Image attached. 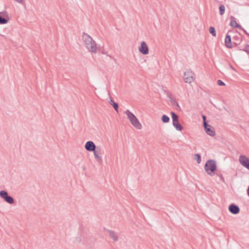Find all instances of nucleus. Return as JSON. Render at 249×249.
Masks as SVG:
<instances>
[{
  "label": "nucleus",
  "instance_id": "obj_23",
  "mask_svg": "<svg viewBox=\"0 0 249 249\" xmlns=\"http://www.w3.org/2000/svg\"><path fill=\"white\" fill-rule=\"evenodd\" d=\"M233 38H234V39H235L236 40V42H234V44L236 46H237L239 44H240L241 41V39L240 37L237 36H235Z\"/></svg>",
  "mask_w": 249,
  "mask_h": 249
},
{
  "label": "nucleus",
  "instance_id": "obj_9",
  "mask_svg": "<svg viewBox=\"0 0 249 249\" xmlns=\"http://www.w3.org/2000/svg\"><path fill=\"white\" fill-rule=\"evenodd\" d=\"M203 127L206 133L208 135L211 136H214L215 135L214 129L212 125L208 124L203 125Z\"/></svg>",
  "mask_w": 249,
  "mask_h": 249
},
{
  "label": "nucleus",
  "instance_id": "obj_20",
  "mask_svg": "<svg viewBox=\"0 0 249 249\" xmlns=\"http://www.w3.org/2000/svg\"><path fill=\"white\" fill-rule=\"evenodd\" d=\"M219 14L221 16H222L224 14L225 11V6L223 4H221L219 6Z\"/></svg>",
  "mask_w": 249,
  "mask_h": 249
},
{
  "label": "nucleus",
  "instance_id": "obj_30",
  "mask_svg": "<svg viewBox=\"0 0 249 249\" xmlns=\"http://www.w3.org/2000/svg\"><path fill=\"white\" fill-rule=\"evenodd\" d=\"M241 30H243L248 36H249V34L244 29Z\"/></svg>",
  "mask_w": 249,
  "mask_h": 249
},
{
  "label": "nucleus",
  "instance_id": "obj_16",
  "mask_svg": "<svg viewBox=\"0 0 249 249\" xmlns=\"http://www.w3.org/2000/svg\"><path fill=\"white\" fill-rule=\"evenodd\" d=\"M107 231L108 233L109 237L112 239L114 241L116 242L118 240V236L114 231L109 230H107Z\"/></svg>",
  "mask_w": 249,
  "mask_h": 249
},
{
  "label": "nucleus",
  "instance_id": "obj_12",
  "mask_svg": "<svg viewBox=\"0 0 249 249\" xmlns=\"http://www.w3.org/2000/svg\"><path fill=\"white\" fill-rule=\"evenodd\" d=\"M230 19L231 21L230 23V25L231 27H232V28H238L239 29H243L242 26L237 23L236 19L234 17L231 16L230 18Z\"/></svg>",
  "mask_w": 249,
  "mask_h": 249
},
{
  "label": "nucleus",
  "instance_id": "obj_15",
  "mask_svg": "<svg viewBox=\"0 0 249 249\" xmlns=\"http://www.w3.org/2000/svg\"><path fill=\"white\" fill-rule=\"evenodd\" d=\"M173 125L178 131H181L183 129L182 125L179 123V121L172 122Z\"/></svg>",
  "mask_w": 249,
  "mask_h": 249
},
{
  "label": "nucleus",
  "instance_id": "obj_26",
  "mask_svg": "<svg viewBox=\"0 0 249 249\" xmlns=\"http://www.w3.org/2000/svg\"><path fill=\"white\" fill-rule=\"evenodd\" d=\"M202 117L203 119V125H205L206 124H208V123L206 121V117L205 115H203Z\"/></svg>",
  "mask_w": 249,
  "mask_h": 249
},
{
  "label": "nucleus",
  "instance_id": "obj_14",
  "mask_svg": "<svg viewBox=\"0 0 249 249\" xmlns=\"http://www.w3.org/2000/svg\"><path fill=\"white\" fill-rule=\"evenodd\" d=\"M230 31H229L228 33H229ZM225 46L228 48H232V43L231 40V36L229 34L226 35V36L225 38Z\"/></svg>",
  "mask_w": 249,
  "mask_h": 249
},
{
  "label": "nucleus",
  "instance_id": "obj_10",
  "mask_svg": "<svg viewBox=\"0 0 249 249\" xmlns=\"http://www.w3.org/2000/svg\"><path fill=\"white\" fill-rule=\"evenodd\" d=\"M96 147L97 146L92 141H88L85 145L86 150L89 152L94 151Z\"/></svg>",
  "mask_w": 249,
  "mask_h": 249
},
{
  "label": "nucleus",
  "instance_id": "obj_21",
  "mask_svg": "<svg viewBox=\"0 0 249 249\" xmlns=\"http://www.w3.org/2000/svg\"><path fill=\"white\" fill-rule=\"evenodd\" d=\"M209 32L213 36H216V34L214 27H213V26H211L209 28Z\"/></svg>",
  "mask_w": 249,
  "mask_h": 249
},
{
  "label": "nucleus",
  "instance_id": "obj_7",
  "mask_svg": "<svg viewBox=\"0 0 249 249\" xmlns=\"http://www.w3.org/2000/svg\"><path fill=\"white\" fill-rule=\"evenodd\" d=\"M239 160L244 167L249 170V159L246 156L241 155L239 156Z\"/></svg>",
  "mask_w": 249,
  "mask_h": 249
},
{
  "label": "nucleus",
  "instance_id": "obj_24",
  "mask_svg": "<svg viewBox=\"0 0 249 249\" xmlns=\"http://www.w3.org/2000/svg\"><path fill=\"white\" fill-rule=\"evenodd\" d=\"M195 156L197 163H200L201 162V156L199 154H195Z\"/></svg>",
  "mask_w": 249,
  "mask_h": 249
},
{
  "label": "nucleus",
  "instance_id": "obj_5",
  "mask_svg": "<svg viewBox=\"0 0 249 249\" xmlns=\"http://www.w3.org/2000/svg\"><path fill=\"white\" fill-rule=\"evenodd\" d=\"M0 196L9 204H13L14 203V198L11 196H9L7 192L6 191H0Z\"/></svg>",
  "mask_w": 249,
  "mask_h": 249
},
{
  "label": "nucleus",
  "instance_id": "obj_25",
  "mask_svg": "<svg viewBox=\"0 0 249 249\" xmlns=\"http://www.w3.org/2000/svg\"><path fill=\"white\" fill-rule=\"evenodd\" d=\"M242 51L246 52L248 54H249V45H246L244 49L242 50Z\"/></svg>",
  "mask_w": 249,
  "mask_h": 249
},
{
  "label": "nucleus",
  "instance_id": "obj_4",
  "mask_svg": "<svg viewBox=\"0 0 249 249\" xmlns=\"http://www.w3.org/2000/svg\"><path fill=\"white\" fill-rule=\"evenodd\" d=\"M183 79L185 83L190 84L195 80V73L191 70H187L184 73Z\"/></svg>",
  "mask_w": 249,
  "mask_h": 249
},
{
  "label": "nucleus",
  "instance_id": "obj_29",
  "mask_svg": "<svg viewBox=\"0 0 249 249\" xmlns=\"http://www.w3.org/2000/svg\"><path fill=\"white\" fill-rule=\"evenodd\" d=\"M219 177L221 179V180L222 181H224V178L223 177V176L221 174L220 175H219Z\"/></svg>",
  "mask_w": 249,
  "mask_h": 249
},
{
  "label": "nucleus",
  "instance_id": "obj_18",
  "mask_svg": "<svg viewBox=\"0 0 249 249\" xmlns=\"http://www.w3.org/2000/svg\"><path fill=\"white\" fill-rule=\"evenodd\" d=\"M171 115L172 119V122L178 120V116L174 112H171Z\"/></svg>",
  "mask_w": 249,
  "mask_h": 249
},
{
  "label": "nucleus",
  "instance_id": "obj_19",
  "mask_svg": "<svg viewBox=\"0 0 249 249\" xmlns=\"http://www.w3.org/2000/svg\"><path fill=\"white\" fill-rule=\"evenodd\" d=\"M170 119L169 117L166 115H163L161 117V121L164 123H167L169 122Z\"/></svg>",
  "mask_w": 249,
  "mask_h": 249
},
{
  "label": "nucleus",
  "instance_id": "obj_2",
  "mask_svg": "<svg viewBox=\"0 0 249 249\" xmlns=\"http://www.w3.org/2000/svg\"><path fill=\"white\" fill-rule=\"evenodd\" d=\"M124 113L127 116L131 124L138 129H141L142 125L135 115L129 110H126Z\"/></svg>",
  "mask_w": 249,
  "mask_h": 249
},
{
  "label": "nucleus",
  "instance_id": "obj_31",
  "mask_svg": "<svg viewBox=\"0 0 249 249\" xmlns=\"http://www.w3.org/2000/svg\"><path fill=\"white\" fill-rule=\"evenodd\" d=\"M247 193L248 196H249V186H248V188L247 190Z\"/></svg>",
  "mask_w": 249,
  "mask_h": 249
},
{
  "label": "nucleus",
  "instance_id": "obj_11",
  "mask_svg": "<svg viewBox=\"0 0 249 249\" xmlns=\"http://www.w3.org/2000/svg\"><path fill=\"white\" fill-rule=\"evenodd\" d=\"M229 211L231 213L236 214L239 213L240 208L237 205L234 204H231L229 206Z\"/></svg>",
  "mask_w": 249,
  "mask_h": 249
},
{
  "label": "nucleus",
  "instance_id": "obj_17",
  "mask_svg": "<svg viewBox=\"0 0 249 249\" xmlns=\"http://www.w3.org/2000/svg\"><path fill=\"white\" fill-rule=\"evenodd\" d=\"M109 104L111 106H112V107H113V108L115 110V111H116L117 112H118V107H119L118 104V103L115 102L113 101L112 97L110 98Z\"/></svg>",
  "mask_w": 249,
  "mask_h": 249
},
{
  "label": "nucleus",
  "instance_id": "obj_6",
  "mask_svg": "<svg viewBox=\"0 0 249 249\" xmlns=\"http://www.w3.org/2000/svg\"><path fill=\"white\" fill-rule=\"evenodd\" d=\"M93 152L94 156L96 160L99 163L101 164L103 162V160L102 157L99 155L101 154V148L100 147L97 146L94 151H92Z\"/></svg>",
  "mask_w": 249,
  "mask_h": 249
},
{
  "label": "nucleus",
  "instance_id": "obj_8",
  "mask_svg": "<svg viewBox=\"0 0 249 249\" xmlns=\"http://www.w3.org/2000/svg\"><path fill=\"white\" fill-rule=\"evenodd\" d=\"M139 52L144 54H147L149 53V49L146 44V43L144 41H142L141 44V46L139 48Z\"/></svg>",
  "mask_w": 249,
  "mask_h": 249
},
{
  "label": "nucleus",
  "instance_id": "obj_1",
  "mask_svg": "<svg viewBox=\"0 0 249 249\" xmlns=\"http://www.w3.org/2000/svg\"><path fill=\"white\" fill-rule=\"evenodd\" d=\"M82 40H83L86 48L89 52L93 53L97 52V47L96 43L89 35L83 32Z\"/></svg>",
  "mask_w": 249,
  "mask_h": 249
},
{
  "label": "nucleus",
  "instance_id": "obj_28",
  "mask_svg": "<svg viewBox=\"0 0 249 249\" xmlns=\"http://www.w3.org/2000/svg\"><path fill=\"white\" fill-rule=\"evenodd\" d=\"M17 2L21 4H23L24 3V0H14Z\"/></svg>",
  "mask_w": 249,
  "mask_h": 249
},
{
  "label": "nucleus",
  "instance_id": "obj_27",
  "mask_svg": "<svg viewBox=\"0 0 249 249\" xmlns=\"http://www.w3.org/2000/svg\"><path fill=\"white\" fill-rule=\"evenodd\" d=\"M217 84L219 85V86H225V84L224 82H223L222 80H218L217 81Z\"/></svg>",
  "mask_w": 249,
  "mask_h": 249
},
{
  "label": "nucleus",
  "instance_id": "obj_3",
  "mask_svg": "<svg viewBox=\"0 0 249 249\" xmlns=\"http://www.w3.org/2000/svg\"><path fill=\"white\" fill-rule=\"evenodd\" d=\"M204 169L206 173L210 175L213 176L216 170V164L214 160H209L206 161L204 165Z\"/></svg>",
  "mask_w": 249,
  "mask_h": 249
},
{
  "label": "nucleus",
  "instance_id": "obj_22",
  "mask_svg": "<svg viewBox=\"0 0 249 249\" xmlns=\"http://www.w3.org/2000/svg\"><path fill=\"white\" fill-rule=\"evenodd\" d=\"M168 97L170 98V101L173 106H179L178 103L175 100L173 99L170 95H169Z\"/></svg>",
  "mask_w": 249,
  "mask_h": 249
},
{
  "label": "nucleus",
  "instance_id": "obj_13",
  "mask_svg": "<svg viewBox=\"0 0 249 249\" xmlns=\"http://www.w3.org/2000/svg\"><path fill=\"white\" fill-rule=\"evenodd\" d=\"M2 16H6L8 18L7 13L6 12H0V24H5L8 22V19L3 17Z\"/></svg>",
  "mask_w": 249,
  "mask_h": 249
}]
</instances>
